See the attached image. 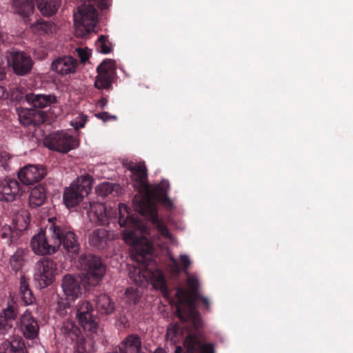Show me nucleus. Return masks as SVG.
<instances>
[{
  "mask_svg": "<svg viewBox=\"0 0 353 353\" xmlns=\"http://www.w3.org/2000/svg\"><path fill=\"white\" fill-rule=\"evenodd\" d=\"M90 221L101 225L112 223H119L121 227L125 228L122 234L124 241L130 244L141 260L148 255H152L154 246L152 242L145 236H151L143 222L136 214L132 213L130 208L124 203H119L118 209L107 208L99 202L85 203Z\"/></svg>",
  "mask_w": 353,
  "mask_h": 353,
  "instance_id": "nucleus-1",
  "label": "nucleus"
},
{
  "mask_svg": "<svg viewBox=\"0 0 353 353\" xmlns=\"http://www.w3.org/2000/svg\"><path fill=\"white\" fill-rule=\"evenodd\" d=\"M127 169L131 172L134 186L139 190V194L136 195L133 199L135 211L151 221L162 236L170 238L171 234L169 230L159 219L157 210V203L159 201L165 204H170V201L167 196L166 188L161 185L154 188L149 187L148 170L144 162H130L128 164Z\"/></svg>",
  "mask_w": 353,
  "mask_h": 353,
  "instance_id": "nucleus-2",
  "label": "nucleus"
},
{
  "mask_svg": "<svg viewBox=\"0 0 353 353\" xmlns=\"http://www.w3.org/2000/svg\"><path fill=\"white\" fill-rule=\"evenodd\" d=\"M49 221L50 224L46 230L41 229L31 239L30 246L34 253L37 255L53 254L62 245L71 257L76 256L80 245L74 232L52 221L50 219Z\"/></svg>",
  "mask_w": 353,
  "mask_h": 353,
  "instance_id": "nucleus-3",
  "label": "nucleus"
},
{
  "mask_svg": "<svg viewBox=\"0 0 353 353\" xmlns=\"http://www.w3.org/2000/svg\"><path fill=\"white\" fill-rule=\"evenodd\" d=\"M79 263L88 285H98L106 272V265L101 258L93 254H83L79 257Z\"/></svg>",
  "mask_w": 353,
  "mask_h": 353,
  "instance_id": "nucleus-4",
  "label": "nucleus"
},
{
  "mask_svg": "<svg viewBox=\"0 0 353 353\" xmlns=\"http://www.w3.org/2000/svg\"><path fill=\"white\" fill-rule=\"evenodd\" d=\"M92 187V179L90 175L77 179L63 193V202L67 208L75 207L89 194Z\"/></svg>",
  "mask_w": 353,
  "mask_h": 353,
  "instance_id": "nucleus-5",
  "label": "nucleus"
},
{
  "mask_svg": "<svg viewBox=\"0 0 353 353\" xmlns=\"http://www.w3.org/2000/svg\"><path fill=\"white\" fill-rule=\"evenodd\" d=\"M77 11L74 13V20L79 28L85 34L94 31L98 20V11L94 6V0H79Z\"/></svg>",
  "mask_w": 353,
  "mask_h": 353,
  "instance_id": "nucleus-6",
  "label": "nucleus"
},
{
  "mask_svg": "<svg viewBox=\"0 0 353 353\" xmlns=\"http://www.w3.org/2000/svg\"><path fill=\"white\" fill-rule=\"evenodd\" d=\"M61 330L63 335L73 343L74 353H92L94 351L92 340H86L74 322L63 323Z\"/></svg>",
  "mask_w": 353,
  "mask_h": 353,
  "instance_id": "nucleus-7",
  "label": "nucleus"
},
{
  "mask_svg": "<svg viewBox=\"0 0 353 353\" xmlns=\"http://www.w3.org/2000/svg\"><path fill=\"white\" fill-rule=\"evenodd\" d=\"M183 348L176 346L175 353H214V347L211 343L203 342L202 327L190 330V333L184 339Z\"/></svg>",
  "mask_w": 353,
  "mask_h": 353,
  "instance_id": "nucleus-8",
  "label": "nucleus"
},
{
  "mask_svg": "<svg viewBox=\"0 0 353 353\" xmlns=\"http://www.w3.org/2000/svg\"><path fill=\"white\" fill-rule=\"evenodd\" d=\"M75 311L76 319L87 334L92 336L97 333L98 321L92 303L88 301H79Z\"/></svg>",
  "mask_w": 353,
  "mask_h": 353,
  "instance_id": "nucleus-9",
  "label": "nucleus"
},
{
  "mask_svg": "<svg viewBox=\"0 0 353 353\" xmlns=\"http://www.w3.org/2000/svg\"><path fill=\"white\" fill-rule=\"evenodd\" d=\"M44 145L50 150L67 153L76 148L79 141L72 135L65 131H57L46 136Z\"/></svg>",
  "mask_w": 353,
  "mask_h": 353,
  "instance_id": "nucleus-10",
  "label": "nucleus"
},
{
  "mask_svg": "<svg viewBox=\"0 0 353 353\" xmlns=\"http://www.w3.org/2000/svg\"><path fill=\"white\" fill-rule=\"evenodd\" d=\"M57 263L50 259L39 261L35 265L34 280L40 289L50 285L54 281Z\"/></svg>",
  "mask_w": 353,
  "mask_h": 353,
  "instance_id": "nucleus-11",
  "label": "nucleus"
},
{
  "mask_svg": "<svg viewBox=\"0 0 353 353\" xmlns=\"http://www.w3.org/2000/svg\"><path fill=\"white\" fill-rule=\"evenodd\" d=\"M8 65L13 72L18 76H25L30 73L33 66L31 57L23 51L12 49L7 52Z\"/></svg>",
  "mask_w": 353,
  "mask_h": 353,
  "instance_id": "nucleus-12",
  "label": "nucleus"
},
{
  "mask_svg": "<svg viewBox=\"0 0 353 353\" xmlns=\"http://www.w3.org/2000/svg\"><path fill=\"white\" fill-rule=\"evenodd\" d=\"M134 273L137 274L134 276L132 272L130 271V278L132 279L137 285H141L143 281H146L149 276L153 287L161 292L164 296H168L170 291L167 285V281L163 272L161 270H156L153 272L148 273L144 272L140 268L134 269Z\"/></svg>",
  "mask_w": 353,
  "mask_h": 353,
  "instance_id": "nucleus-13",
  "label": "nucleus"
},
{
  "mask_svg": "<svg viewBox=\"0 0 353 353\" xmlns=\"http://www.w3.org/2000/svg\"><path fill=\"white\" fill-rule=\"evenodd\" d=\"M176 314L180 320H188V325L197 331L203 326L201 315L196 310L195 299L191 296L184 301L183 305H176Z\"/></svg>",
  "mask_w": 353,
  "mask_h": 353,
  "instance_id": "nucleus-14",
  "label": "nucleus"
},
{
  "mask_svg": "<svg viewBox=\"0 0 353 353\" xmlns=\"http://www.w3.org/2000/svg\"><path fill=\"white\" fill-rule=\"evenodd\" d=\"M25 192L20 182L14 178L6 177L0 181V201L12 202Z\"/></svg>",
  "mask_w": 353,
  "mask_h": 353,
  "instance_id": "nucleus-15",
  "label": "nucleus"
},
{
  "mask_svg": "<svg viewBox=\"0 0 353 353\" xmlns=\"http://www.w3.org/2000/svg\"><path fill=\"white\" fill-rule=\"evenodd\" d=\"M88 285L86 282L83 281L81 277L75 276L68 274L65 275L61 281V288L65 297L71 301L77 299L86 290Z\"/></svg>",
  "mask_w": 353,
  "mask_h": 353,
  "instance_id": "nucleus-16",
  "label": "nucleus"
},
{
  "mask_svg": "<svg viewBox=\"0 0 353 353\" xmlns=\"http://www.w3.org/2000/svg\"><path fill=\"white\" fill-rule=\"evenodd\" d=\"M97 76L94 86L98 89H108L111 87L112 81L115 73V61L106 59L97 68Z\"/></svg>",
  "mask_w": 353,
  "mask_h": 353,
  "instance_id": "nucleus-17",
  "label": "nucleus"
},
{
  "mask_svg": "<svg viewBox=\"0 0 353 353\" xmlns=\"http://www.w3.org/2000/svg\"><path fill=\"white\" fill-rule=\"evenodd\" d=\"M46 171L41 166L29 165L21 168L18 172V179L26 185H32L41 180Z\"/></svg>",
  "mask_w": 353,
  "mask_h": 353,
  "instance_id": "nucleus-18",
  "label": "nucleus"
},
{
  "mask_svg": "<svg viewBox=\"0 0 353 353\" xmlns=\"http://www.w3.org/2000/svg\"><path fill=\"white\" fill-rule=\"evenodd\" d=\"M20 327L23 336L28 339L36 338L39 334L38 321L28 310L20 318Z\"/></svg>",
  "mask_w": 353,
  "mask_h": 353,
  "instance_id": "nucleus-19",
  "label": "nucleus"
},
{
  "mask_svg": "<svg viewBox=\"0 0 353 353\" xmlns=\"http://www.w3.org/2000/svg\"><path fill=\"white\" fill-rule=\"evenodd\" d=\"M181 323L171 324L167 329L166 338L174 343L179 342L193 330L192 325H188V320H181Z\"/></svg>",
  "mask_w": 353,
  "mask_h": 353,
  "instance_id": "nucleus-20",
  "label": "nucleus"
},
{
  "mask_svg": "<svg viewBox=\"0 0 353 353\" xmlns=\"http://www.w3.org/2000/svg\"><path fill=\"white\" fill-rule=\"evenodd\" d=\"M77 65V59L71 56H65L56 59L51 65L53 71L59 74L74 73Z\"/></svg>",
  "mask_w": 353,
  "mask_h": 353,
  "instance_id": "nucleus-21",
  "label": "nucleus"
},
{
  "mask_svg": "<svg viewBox=\"0 0 353 353\" xmlns=\"http://www.w3.org/2000/svg\"><path fill=\"white\" fill-rule=\"evenodd\" d=\"M26 101L35 109H43L57 103L54 94H35L29 93L25 95Z\"/></svg>",
  "mask_w": 353,
  "mask_h": 353,
  "instance_id": "nucleus-22",
  "label": "nucleus"
},
{
  "mask_svg": "<svg viewBox=\"0 0 353 353\" xmlns=\"http://www.w3.org/2000/svg\"><path fill=\"white\" fill-rule=\"evenodd\" d=\"M141 339L137 334H130L115 347L116 353H139L141 349Z\"/></svg>",
  "mask_w": 353,
  "mask_h": 353,
  "instance_id": "nucleus-23",
  "label": "nucleus"
},
{
  "mask_svg": "<svg viewBox=\"0 0 353 353\" xmlns=\"http://www.w3.org/2000/svg\"><path fill=\"white\" fill-rule=\"evenodd\" d=\"M25 344L21 337L6 339L0 346V353H24Z\"/></svg>",
  "mask_w": 353,
  "mask_h": 353,
  "instance_id": "nucleus-24",
  "label": "nucleus"
},
{
  "mask_svg": "<svg viewBox=\"0 0 353 353\" xmlns=\"http://www.w3.org/2000/svg\"><path fill=\"white\" fill-rule=\"evenodd\" d=\"M46 200V192L43 185H38L30 190L29 204L31 208L42 205Z\"/></svg>",
  "mask_w": 353,
  "mask_h": 353,
  "instance_id": "nucleus-25",
  "label": "nucleus"
},
{
  "mask_svg": "<svg viewBox=\"0 0 353 353\" xmlns=\"http://www.w3.org/2000/svg\"><path fill=\"white\" fill-rule=\"evenodd\" d=\"M19 291L21 301L25 305H32L35 302L36 298L30 288L28 279L24 275L21 276Z\"/></svg>",
  "mask_w": 353,
  "mask_h": 353,
  "instance_id": "nucleus-26",
  "label": "nucleus"
},
{
  "mask_svg": "<svg viewBox=\"0 0 353 353\" xmlns=\"http://www.w3.org/2000/svg\"><path fill=\"white\" fill-rule=\"evenodd\" d=\"M96 307L100 313L106 315L113 313L115 310L114 303L105 294H101L97 297Z\"/></svg>",
  "mask_w": 353,
  "mask_h": 353,
  "instance_id": "nucleus-27",
  "label": "nucleus"
},
{
  "mask_svg": "<svg viewBox=\"0 0 353 353\" xmlns=\"http://www.w3.org/2000/svg\"><path fill=\"white\" fill-rule=\"evenodd\" d=\"M41 13L45 16L55 14L61 5V0H36Z\"/></svg>",
  "mask_w": 353,
  "mask_h": 353,
  "instance_id": "nucleus-28",
  "label": "nucleus"
},
{
  "mask_svg": "<svg viewBox=\"0 0 353 353\" xmlns=\"http://www.w3.org/2000/svg\"><path fill=\"white\" fill-rule=\"evenodd\" d=\"M108 239V231L101 228L93 231L90 236L89 242L92 246L102 249L106 245Z\"/></svg>",
  "mask_w": 353,
  "mask_h": 353,
  "instance_id": "nucleus-29",
  "label": "nucleus"
},
{
  "mask_svg": "<svg viewBox=\"0 0 353 353\" xmlns=\"http://www.w3.org/2000/svg\"><path fill=\"white\" fill-rule=\"evenodd\" d=\"M96 192L97 194L101 196H107L108 195L117 196L121 193V186L117 183L105 182L97 185Z\"/></svg>",
  "mask_w": 353,
  "mask_h": 353,
  "instance_id": "nucleus-30",
  "label": "nucleus"
},
{
  "mask_svg": "<svg viewBox=\"0 0 353 353\" xmlns=\"http://www.w3.org/2000/svg\"><path fill=\"white\" fill-rule=\"evenodd\" d=\"M25 255V250L22 248H18L10 257L9 263L12 271L17 273L22 270L26 263Z\"/></svg>",
  "mask_w": 353,
  "mask_h": 353,
  "instance_id": "nucleus-31",
  "label": "nucleus"
},
{
  "mask_svg": "<svg viewBox=\"0 0 353 353\" xmlns=\"http://www.w3.org/2000/svg\"><path fill=\"white\" fill-rule=\"evenodd\" d=\"M12 5L16 9V12L24 17L33 13V0H13Z\"/></svg>",
  "mask_w": 353,
  "mask_h": 353,
  "instance_id": "nucleus-32",
  "label": "nucleus"
},
{
  "mask_svg": "<svg viewBox=\"0 0 353 353\" xmlns=\"http://www.w3.org/2000/svg\"><path fill=\"white\" fill-rule=\"evenodd\" d=\"M32 28L34 31L39 34H48L54 32L57 29V26L50 21L39 19L32 24Z\"/></svg>",
  "mask_w": 353,
  "mask_h": 353,
  "instance_id": "nucleus-33",
  "label": "nucleus"
},
{
  "mask_svg": "<svg viewBox=\"0 0 353 353\" xmlns=\"http://www.w3.org/2000/svg\"><path fill=\"white\" fill-rule=\"evenodd\" d=\"M96 46L98 51L102 54H108L112 51V43L105 35L102 34L98 38Z\"/></svg>",
  "mask_w": 353,
  "mask_h": 353,
  "instance_id": "nucleus-34",
  "label": "nucleus"
},
{
  "mask_svg": "<svg viewBox=\"0 0 353 353\" xmlns=\"http://www.w3.org/2000/svg\"><path fill=\"white\" fill-rule=\"evenodd\" d=\"M17 316V310L16 307L12 305H8L6 309H4L2 313L0 314V317H3V319H6L12 322L15 320Z\"/></svg>",
  "mask_w": 353,
  "mask_h": 353,
  "instance_id": "nucleus-35",
  "label": "nucleus"
},
{
  "mask_svg": "<svg viewBox=\"0 0 353 353\" xmlns=\"http://www.w3.org/2000/svg\"><path fill=\"white\" fill-rule=\"evenodd\" d=\"M13 331V322L0 317V334L5 335Z\"/></svg>",
  "mask_w": 353,
  "mask_h": 353,
  "instance_id": "nucleus-36",
  "label": "nucleus"
},
{
  "mask_svg": "<svg viewBox=\"0 0 353 353\" xmlns=\"http://www.w3.org/2000/svg\"><path fill=\"white\" fill-rule=\"evenodd\" d=\"M177 305H183L184 301L190 296L189 292L183 288H178L176 292Z\"/></svg>",
  "mask_w": 353,
  "mask_h": 353,
  "instance_id": "nucleus-37",
  "label": "nucleus"
},
{
  "mask_svg": "<svg viewBox=\"0 0 353 353\" xmlns=\"http://www.w3.org/2000/svg\"><path fill=\"white\" fill-rule=\"evenodd\" d=\"M187 285L190 289V291L193 290L199 289V282L197 278L189 276L187 279Z\"/></svg>",
  "mask_w": 353,
  "mask_h": 353,
  "instance_id": "nucleus-38",
  "label": "nucleus"
},
{
  "mask_svg": "<svg viewBox=\"0 0 353 353\" xmlns=\"http://www.w3.org/2000/svg\"><path fill=\"white\" fill-rule=\"evenodd\" d=\"M11 235V227L5 225L2 228L1 237L5 240V243L9 245V240Z\"/></svg>",
  "mask_w": 353,
  "mask_h": 353,
  "instance_id": "nucleus-39",
  "label": "nucleus"
},
{
  "mask_svg": "<svg viewBox=\"0 0 353 353\" xmlns=\"http://www.w3.org/2000/svg\"><path fill=\"white\" fill-rule=\"evenodd\" d=\"M96 117L103 121L104 122H106L108 121H110V119H112L114 121H116L117 119V116L115 115H111L108 112H103L98 114H96Z\"/></svg>",
  "mask_w": 353,
  "mask_h": 353,
  "instance_id": "nucleus-40",
  "label": "nucleus"
},
{
  "mask_svg": "<svg viewBox=\"0 0 353 353\" xmlns=\"http://www.w3.org/2000/svg\"><path fill=\"white\" fill-rule=\"evenodd\" d=\"M21 230L18 231L16 230H13L11 228V235H10V238L9 240V245H8L9 246L17 243V242L19 240V238L21 235Z\"/></svg>",
  "mask_w": 353,
  "mask_h": 353,
  "instance_id": "nucleus-41",
  "label": "nucleus"
},
{
  "mask_svg": "<svg viewBox=\"0 0 353 353\" xmlns=\"http://www.w3.org/2000/svg\"><path fill=\"white\" fill-rule=\"evenodd\" d=\"M126 296L135 303L138 299L137 290L133 288H128L125 291Z\"/></svg>",
  "mask_w": 353,
  "mask_h": 353,
  "instance_id": "nucleus-42",
  "label": "nucleus"
},
{
  "mask_svg": "<svg viewBox=\"0 0 353 353\" xmlns=\"http://www.w3.org/2000/svg\"><path fill=\"white\" fill-rule=\"evenodd\" d=\"M70 301L71 300H68L67 298L65 300H61L58 302L57 304V310L60 314H62V311L66 308H69L70 307Z\"/></svg>",
  "mask_w": 353,
  "mask_h": 353,
  "instance_id": "nucleus-43",
  "label": "nucleus"
},
{
  "mask_svg": "<svg viewBox=\"0 0 353 353\" xmlns=\"http://www.w3.org/2000/svg\"><path fill=\"white\" fill-rule=\"evenodd\" d=\"M180 261L182 264L184 272H186L190 265H191V261L188 255L181 254L180 256Z\"/></svg>",
  "mask_w": 353,
  "mask_h": 353,
  "instance_id": "nucleus-44",
  "label": "nucleus"
},
{
  "mask_svg": "<svg viewBox=\"0 0 353 353\" xmlns=\"http://www.w3.org/2000/svg\"><path fill=\"white\" fill-rule=\"evenodd\" d=\"M19 117L21 123L23 125H29L32 124L33 122V119L30 116H28L26 114L23 115L22 112H20L19 114Z\"/></svg>",
  "mask_w": 353,
  "mask_h": 353,
  "instance_id": "nucleus-45",
  "label": "nucleus"
},
{
  "mask_svg": "<svg viewBox=\"0 0 353 353\" xmlns=\"http://www.w3.org/2000/svg\"><path fill=\"white\" fill-rule=\"evenodd\" d=\"M77 51L81 62L85 63L89 59L90 54L87 51L81 48H77Z\"/></svg>",
  "mask_w": 353,
  "mask_h": 353,
  "instance_id": "nucleus-46",
  "label": "nucleus"
},
{
  "mask_svg": "<svg viewBox=\"0 0 353 353\" xmlns=\"http://www.w3.org/2000/svg\"><path fill=\"white\" fill-rule=\"evenodd\" d=\"M6 75L3 57L0 55V81L3 80Z\"/></svg>",
  "mask_w": 353,
  "mask_h": 353,
  "instance_id": "nucleus-47",
  "label": "nucleus"
},
{
  "mask_svg": "<svg viewBox=\"0 0 353 353\" xmlns=\"http://www.w3.org/2000/svg\"><path fill=\"white\" fill-rule=\"evenodd\" d=\"M0 157H2V159H3V161L2 162L1 165L5 169H6L7 167L8 166V163L7 161L10 159V156L8 153L4 152L1 153Z\"/></svg>",
  "mask_w": 353,
  "mask_h": 353,
  "instance_id": "nucleus-48",
  "label": "nucleus"
},
{
  "mask_svg": "<svg viewBox=\"0 0 353 353\" xmlns=\"http://www.w3.org/2000/svg\"><path fill=\"white\" fill-rule=\"evenodd\" d=\"M190 296L192 297L194 299H199L201 300L203 296L199 293V289L193 290L191 291H189Z\"/></svg>",
  "mask_w": 353,
  "mask_h": 353,
  "instance_id": "nucleus-49",
  "label": "nucleus"
},
{
  "mask_svg": "<svg viewBox=\"0 0 353 353\" xmlns=\"http://www.w3.org/2000/svg\"><path fill=\"white\" fill-rule=\"evenodd\" d=\"M8 95L6 88L3 86H0V100L7 98Z\"/></svg>",
  "mask_w": 353,
  "mask_h": 353,
  "instance_id": "nucleus-50",
  "label": "nucleus"
},
{
  "mask_svg": "<svg viewBox=\"0 0 353 353\" xmlns=\"http://www.w3.org/2000/svg\"><path fill=\"white\" fill-rule=\"evenodd\" d=\"M108 99L106 98H102L101 99H100L98 102V105L103 109L105 108V107L108 105Z\"/></svg>",
  "mask_w": 353,
  "mask_h": 353,
  "instance_id": "nucleus-51",
  "label": "nucleus"
},
{
  "mask_svg": "<svg viewBox=\"0 0 353 353\" xmlns=\"http://www.w3.org/2000/svg\"><path fill=\"white\" fill-rule=\"evenodd\" d=\"M200 301H201L203 302L205 308L208 310L210 309V303L209 299L207 297L203 296Z\"/></svg>",
  "mask_w": 353,
  "mask_h": 353,
  "instance_id": "nucleus-52",
  "label": "nucleus"
},
{
  "mask_svg": "<svg viewBox=\"0 0 353 353\" xmlns=\"http://www.w3.org/2000/svg\"><path fill=\"white\" fill-rule=\"evenodd\" d=\"M86 119L82 118L81 120L79 122H77V125L75 126L76 128H82L84 127L85 124Z\"/></svg>",
  "mask_w": 353,
  "mask_h": 353,
  "instance_id": "nucleus-53",
  "label": "nucleus"
},
{
  "mask_svg": "<svg viewBox=\"0 0 353 353\" xmlns=\"http://www.w3.org/2000/svg\"><path fill=\"white\" fill-rule=\"evenodd\" d=\"M100 1V6L101 9H107L109 7V4L108 3V0H99Z\"/></svg>",
  "mask_w": 353,
  "mask_h": 353,
  "instance_id": "nucleus-54",
  "label": "nucleus"
},
{
  "mask_svg": "<svg viewBox=\"0 0 353 353\" xmlns=\"http://www.w3.org/2000/svg\"><path fill=\"white\" fill-rule=\"evenodd\" d=\"M170 261H172L174 267L176 269V271L179 272V263H178L176 259H174V257H170Z\"/></svg>",
  "mask_w": 353,
  "mask_h": 353,
  "instance_id": "nucleus-55",
  "label": "nucleus"
},
{
  "mask_svg": "<svg viewBox=\"0 0 353 353\" xmlns=\"http://www.w3.org/2000/svg\"><path fill=\"white\" fill-rule=\"evenodd\" d=\"M23 98V96L22 93L17 94V96L15 97V99L18 101H21Z\"/></svg>",
  "mask_w": 353,
  "mask_h": 353,
  "instance_id": "nucleus-56",
  "label": "nucleus"
}]
</instances>
